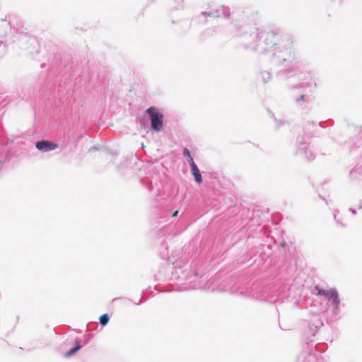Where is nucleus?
Wrapping results in <instances>:
<instances>
[{"label":"nucleus","mask_w":362,"mask_h":362,"mask_svg":"<svg viewBox=\"0 0 362 362\" xmlns=\"http://www.w3.org/2000/svg\"><path fill=\"white\" fill-rule=\"evenodd\" d=\"M304 85L303 83H299L296 85H293V86H288L289 88L291 89H296V88H304Z\"/></svg>","instance_id":"nucleus-34"},{"label":"nucleus","mask_w":362,"mask_h":362,"mask_svg":"<svg viewBox=\"0 0 362 362\" xmlns=\"http://www.w3.org/2000/svg\"><path fill=\"white\" fill-rule=\"evenodd\" d=\"M349 210L353 215L356 214V210L355 209L350 207Z\"/></svg>","instance_id":"nucleus-36"},{"label":"nucleus","mask_w":362,"mask_h":362,"mask_svg":"<svg viewBox=\"0 0 362 362\" xmlns=\"http://www.w3.org/2000/svg\"><path fill=\"white\" fill-rule=\"evenodd\" d=\"M110 315L107 313H105V314L101 315L99 317V323L103 327L108 324V322H110Z\"/></svg>","instance_id":"nucleus-23"},{"label":"nucleus","mask_w":362,"mask_h":362,"mask_svg":"<svg viewBox=\"0 0 362 362\" xmlns=\"http://www.w3.org/2000/svg\"><path fill=\"white\" fill-rule=\"evenodd\" d=\"M308 96L304 94H301L300 95L294 98V102L298 107L303 109L305 103L308 101Z\"/></svg>","instance_id":"nucleus-20"},{"label":"nucleus","mask_w":362,"mask_h":362,"mask_svg":"<svg viewBox=\"0 0 362 362\" xmlns=\"http://www.w3.org/2000/svg\"><path fill=\"white\" fill-rule=\"evenodd\" d=\"M83 345L81 344V341L76 339L74 341V346L71 348L69 351L64 353V356L65 358H70L72 356L75 355L81 349H82Z\"/></svg>","instance_id":"nucleus-18"},{"label":"nucleus","mask_w":362,"mask_h":362,"mask_svg":"<svg viewBox=\"0 0 362 362\" xmlns=\"http://www.w3.org/2000/svg\"><path fill=\"white\" fill-rule=\"evenodd\" d=\"M93 334H89L88 335H84L83 341L81 342V344L83 345V346H84L86 344H88L90 342V339L93 338Z\"/></svg>","instance_id":"nucleus-29"},{"label":"nucleus","mask_w":362,"mask_h":362,"mask_svg":"<svg viewBox=\"0 0 362 362\" xmlns=\"http://www.w3.org/2000/svg\"><path fill=\"white\" fill-rule=\"evenodd\" d=\"M221 292H230L233 294L250 296L258 300L269 303H281L284 298L288 297L290 289L288 284H284L281 292L276 288L272 289L268 285L259 283L250 285V281L245 275L230 276L222 281L218 286Z\"/></svg>","instance_id":"nucleus-2"},{"label":"nucleus","mask_w":362,"mask_h":362,"mask_svg":"<svg viewBox=\"0 0 362 362\" xmlns=\"http://www.w3.org/2000/svg\"><path fill=\"white\" fill-rule=\"evenodd\" d=\"M231 24L236 31V36L240 38V45L245 49L264 53L268 50V45L274 35V28L259 29L254 25L240 24L235 14L233 13Z\"/></svg>","instance_id":"nucleus-4"},{"label":"nucleus","mask_w":362,"mask_h":362,"mask_svg":"<svg viewBox=\"0 0 362 362\" xmlns=\"http://www.w3.org/2000/svg\"><path fill=\"white\" fill-rule=\"evenodd\" d=\"M313 340H309L306 342L307 348L304 349L297 357V362H317L318 358L316 354V351L320 350L317 344L313 348Z\"/></svg>","instance_id":"nucleus-11"},{"label":"nucleus","mask_w":362,"mask_h":362,"mask_svg":"<svg viewBox=\"0 0 362 362\" xmlns=\"http://www.w3.org/2000/svg\"><path fill=\"white\" fill-rule=\"evenodd\" d=\"M189 267L188 262H185L182 259L176 260L173 266L163 264L160 267L158 273L154 275L155 281L169 280L177 286H182V288L184 289L186 280H188L190 276Z\"/></svg>","instance_id":"nucleus-6"},{"label":"nucleus","mask_w":362,"mask_h":362,"mask_svg":"<svg viewBox=\"0 0 362 362\" xmlns=\"http://www.w3.org/2000/svg\"><path fill=\"white\" fill-rule=\"evenodd\" d=\"M271 228L267 225H258L255 229V235L249 236L247 239V245L250 249L238 260V264H243L250 262L258 267L264 264L266 260L272 255V243L274 239L270 235Z\"/></svg>","instance_id":"nucleus-3"},{"label":"nucleus","mask_w":362,"mask_h":362,"mask_svg":"<svg viewBox=\"0 0 362 362\" xmlns=\"http://www.w3.org/2000/svg\"><path fill=\"white\" fill-rule=\"evenodd\" d=\"M179 214L178 209H174L173 205L168 204L160 209L159 214L158 221L159 223L168 221L170 218L176 217Z\"/></svg>","instance_id":"nucleus-13"},{"label":"nucleus","mask_w":362,"mask_h":362,"mask_svg":"<svg viewBox=\"0 0 362 362\" xmlns=\"http://www.w3.org/2000/svg\"><path fill=\"white\" fill-rule=\"evenodd\" d=\"M4 43L2 40H0V46Z\"/></svg>","instance_id":"nucleus-42"},{"label":"nucleus","mask_w":362,"mask_h":362,"mask_svg":"<svg viewBox=\"0 0 362 362\" xmlns=\"http://www.w3.org/2000/svg\"><path fill=\"white\" fill-rule=\"evenodd\" d=\"M207 21H208L207 19H206L204 16L202 15V12L199 15L192 18V19L191 21L192 23H194L195 24H197V25H205L207 23Z\"/></svg>","instance_id":"nucleus-21"},{"label":"nucleus","mask_w":362,"mask_h":362,"mask_svg":"<svg viewBox=\"0 0 362 362\" xmlns=\"http://www.w3.org/2000/svg\"><path fill=\"white\" fill-rule=\"evenodd\" d=\"M122 299H125V300H127L129 302H132V300L130 298H121V297H119V298H113V301H115V300H122Z\"/></svg>","instance_id":"nucleus-35"},{"label":"nucleus","mask_w":362,"mask_h":362,"mask_svg":"<svg viewBox=\"0 0 362 362\" xmlns=\"http://www.w3.org/2000/svg\"><path fill=\"white\" fill-rule=\"evenodd\" d=\"M182 155L187 158V161L188 162L189 165L193 164V163H195L194 160V158L191 154V152L189 149L187 147H185L182 149Z\"/></svg>","instance_id":"nucleus-22"},{"label":"nucleus","mask_w":362,"mask_h":362,"mask_svg":"<svg viewBox=\"0 0 362 362\" xmlns=\"http://www.w3.org/2000/svg\"><path fill=\"white\" fill-rule=\"evenodd\" d=\"M317 124L315 122L311 120L308 121L303 127L304 134L303 135H298L296 141V151L295 155L299 156L308 161L314 160L315 156L314 153L310 149L309 147V139L313 136L315 131H311V127H316Z\"/></svg>","instance_id":"nucleus-7"},{"label":"nucleus","mask_w":362,"mask_h":362,"mask_svg":"<svg viewBox=\"0 0 362 362\" xmlns=\"http://www.w3.org/2000/svg\"><path fill=\"white\" fill-rule=\"evenodd\" d=\"M286 245V243L285 241L282 242L281 244H280V246L282 247H284Z\"/></svg>","instance_id":"nucleus-38"},{"label":"nucleus","mask_w":362,"mask_h":362,"mask_svg":"<svg viewBox=\"0 0 362 362\" xmlns=\"http://www.w3.org/2000/svg\"><path fill=\"white\" fill-rule=\"evenodd\" d=\"M216 33V28H206L200 35V40L204 41L208 37H211L214 35Z\"/></svg>","instance_id":"nucleus-19"},{"label":"nucleus","mask_w":362,"mask_h":362,"mask_svg":"<svg viewBox=\"0 0 362 362\" xmlns=\"http://www.w3.org/2000/svg\"><path fill=\"white\" fill-rule=\"evenodd\" d=\"M98 328L97 322H89L87 325V329L90 331H95Z\"/></svg>","instance_id":"nucleus-31"},{"label":"nucleus","mask_w":362,"mask_h":362,"mask_svg":"<svg viewBox=\"0 0 362 362\" xmlns=\"http://www.w3.org/2000/svg\"><path fill=\"white\" fill-rule=\"evenodd\" d=\"M279 327H280V329H286L285 328H283V327L281 326V325H280V324H279Z\"/></svg>","instance_id":"nucleus-41"},{"label":"nucleus","mask_w":362,"mask_h":362,"mask_svg":"<svg viewBox=\"0 0 362 362\" xmlns=\"http://www.w3.org/2000/svg\"><path fill=\"white\" fill-rule=\"evenodd\" d=\"M274 35L268 45V53L272 63L284 68L276 72V76L279 81H286L293 77H298L299 81L304 78L300 75L301 63L293 47V37L283 32L280 28H274Z\"/></svg>","instance_id":"nucleus-1"},{"label":"nucleus","mask_w":362,"mask_h":362,"mask_svg":"<svg viewBox=\"0 0 362 362\" xmlns=\"http://www.w3.org/2000/svg\"><path fill=\"white\" fill-rule=\"evenodd\" d=\"M212 13H213L214 18H219L220 16H222L226 19H229L230 17V15L233 16V13L230 12V9L229 7L224 6V5L220 6L218 8L213 10ZM234 14L235 15V13H234ZM233 18V16L231 17V18ZM235 18H236L235 16Z\"/></svg>","instance_id":"nucleus-15"},{"label":"nucleus","mask_w":362,"mask_h":362,"mask_svg":"<svg viewBox=\"0 0 362 362\" xmlns=\"http://www.w3.org/2000/svg\"><path fill=\"white\" fill-rule=\"evenodd\" d=\"M140 182L149 192L155 194L156 197H160L162 199L168 197L169 187L161 180L159 173L150 172L146 177L141 178Z\"/></svg>","instance_id":"nucleus-8"},{"label":"nucleus","mask_w":362,"mask_h":362,"mask_svg":"<svg viewBox=\"0 0 362 362\" xmlns=\"http://www.w3.org/2000/svg\"><path fill=\"white\" fill-rule=\"evenodd\" d=\"M190 271V276L188 280H186V285H185V290H194L201 289L205 291H218V286L222 283L220 281L217 276H213L208 280L204 279V271L199 260H194L189 264Z\"/></svg>","instance_id":"nucleus-5"},{"label":"nucleus","mask_w":362,"mask_h":362,"mask_svg":"<svg viewBox=\"0 0 362 362\" xmlns=\"http://www.w3.org/2000/svg\"><path fill=\"white\" fill-rule=\"evenodd\" d=\"M191 174L194 177V180L195 182L197 184H201L203 182V178L202 176V173L196 164V163H193V164L189 165Z\"/></svg>","instance_id":"nucleus-16"},{"label":"nucleus","mask_w":362,"mask_h":362,"mask_svg":"<svg viewBox=\"0 0 362 362\" xmlns=\"http://www.w3.org/2000/svg\"><path fill=\"white\" fill-rule=\"evenodd\" d=\"M144 114L150 120V129L153 132L158 133L164 129V115L159 108L156 106H150L146 109Z\"/></svg>","instance_id":"nucleus-9"},{"label":"nucleus","mask_w":362,"mask_h":362,"mask_svg":"<svg viewBox=\"0 0 362 362\" xmlns=\"http://www.w3.org/2000/svg\"><path fill=\"white\" fill-rule=\"evenodd\" d=\"M260 76H261L262 82L264 83H266L270 80L272 74L267 71H262L260 72Z\"/></svg>","instance_id":"nucleus-24"},{"label":"nucleus","mask_w":362,"mask_h":362,"mask_svg":"<svg viewBox=\"0 0 362 362\" xmlns=\"http://www.w3.org/2000/svg\"><path fill=\"white\" fill-rule=\"evenodd\" d=\"M172 23L175 25L172 30L178 36L186 35L192 28V22L187 19L172 21Z\"/></svg>","instance_id":"nucleus-12"},{"label":"nucleus","mask_w":362,"mask_h":362,"mask_svg":"<svg viewBox=\"0 0 362 362\" xmlns=\"http://www.w3.org/2000/svg\"><path fill=\"white\" fill-rule=\"evenodd\" d=\"M28 43H30V45H34L35 46V53H39L40 52V47H39V45L36 40L35 38H30L28 41Z\"/></svg>","instance_id":"nucleus-28"},{"label":"nucleus","mask_w":362,"mask_h":362,"mask_svg":"<svg viewBox=\"0 0 362 362\" xmlns=\"http://www.w3.org/2000/svg\"><path fill=\"white\" fill-rule=\"evenodd\" d=\"M146 290H144V291H142V294H141V298L139 299V302H137V303H134V304L135 305H141V304H142V303L146 300V299L144 298V296L146 295Z\"/></svg>","instance_id":"nucleus-32"},{"label":"nucleus","mask_w":362,"mask_h":362,"mask_svg":"<svg viewBox=\"0 0 362 362\" xmlns=\"http://www.w3.org/2000/svg\"><path fill=\"white\" fill-rule=\"evenodd\" d=\"M322 326V321L317 316L315 317L313 320V322L308 324L309 333H310L312 336H315V332H317L318 329Z\"/></svg>","instance_id":"nucleus-17"},{"label":"nucleus","mask_w":362,"mask_h":362,"mask_svg":"<svg viewBox=\"0 0 362 362\" xmlns=\"http://www.w3.org/2000/svg\"><path fill=\"white\" fill-rule=\"evenodd\" d=\"M317 294L320 296L327 297L329 302L331 303L332 306V315L335 318H339L340 313V298L339 295L336 288L329 289H320L317 291Z\"/></svg>","instance_id":"nucleus-10"},{"label":"nucleus","mask_w":362,"mask_h":362,"mask_svg":"<svg viewBox=\"0 0 362 362\" xmlns=\"http://www.w3.org/2000/svg\"><path fill=\"white\" fill-rule=\"evenodd\" d=\"M151 2L154 1L155 0H150ZM169 5L172 6L173 8H176L178 6L181 4L182 2V0H167Z\"/></svg>","instance_id":"nucleus-26"},{"label":"nucleus","mask_w":362,"mask_h":362,"mask_svg":"<svg viewBox=\"0 0 362 362\" xmlns=\"http://www.w3.org/2000/svg\"><path fill=\"white\" fill-rule=\"evenodd\" d=\"M202 15L204 16V17L206 18V19H207L208 17H210V18H213V13H212V11H202Z\"/></svg>","instance_id":"nucleus-33"},{"label":"nucleus","mask_w":362,"mask_h":362,"mask_svg":"<svg viewBox=\"0 0 362 362\" xmlns=\"http://www.w3.org/2000/svg\"><path fill=\"white\" fill-rule=\"evenodd\" d=\"M308 74L310 78H313V74L311 72H308Z\"/></svg>","instance_id":"nucleus-40"},{"label":"nucleus","mask_w":362,"mask_h":362,"mask_svg":"<svg viewBox=\"0 0 362 362\" xmlns=\"http://www.w3.org/2000/svg\"><path fill=\"white\" fill-rule=\"evenodd\" d=\"M322 199H323L324 201H325V202H326V204H328V203H327V202L326 199L322 198Z\"/></svg>","instance_id":"nucleus-43"},{"label":"nucleus","mask_w":362,"mask_h":362,"mask_svg":"<svg viewBox=\"0 0 362 362\" xmlns=\"http://www.w3.org/2000/svg\"><path fill=\"white\" fill-rule=\"evenodd\" d=\"M46 66V64L45 63H42L41 65H40V67L42 69L45 68Z\"/></svg>","instance_id":"nucleus-39"},{"label":"nucleus","mask_w":362,"mask_h":362,"mask_svg":"<svg viewBox=\"0 0 362 362\" xmlns=\"http://www.w3.org/2000/svg\"><path fill=\"white\" fill-rule=\"evenodd\" d=\"M333 124H334V121L332 119H329L326 121H322V122H319L318 125L321 128H326L327 125L331 127L333 125Z\"/></svg>","instance_id":"nucleus-27"},{"label":"nucleus","mask_w":362,"mask_h":362,"mask_svg":"<svg viewBox=\"0 0 362 362\" xmlns=\"http://www.w3.org/2000/svg\"><path fill=\"white\" fill-rule=\"evenodd\" d=\"M314 86L316 87L317 86V84L315 82H314Z\"/></svg>","instance_id":"nucleus-44"},{"label":"nucleus","mask_w":362,"mask_h":362,"mask_svg":"<svg viewBox=\"0 0 362 362\" xmlns=\"http://www.w3.org/2000/svg\"><path fill=\"white\" fill-rule=\"evenodd\" d=\"M274 122H275V127L276 129L279 128L281 126H284V124H286L287 123V122L284 119H277L276 118L274 119Z\"/></svg>","instance_id":"nucleus-30"},{"label":"nucleus","mask_w":362,"mask_h":362,"mask_svg":"<svg viewBox=\"0 0 362 362\" xmlns=\"http://www.w3.org/2000/svg\"><path fill=\"white\" fill-rule=\"evenodd\" d=\"M334 221L337 224V226H339V227H341V228H345L346 227V224L344 223L343 221H342V219L339 218L338 217V215L335 213H334Z\"/></svg>","instance_id":"nucleus-25"},{"label":"nucleus","mask_w":362,"mask_h":362,"mask_svg":"<svg viewBox=\"0 0 362 362\" xmlns=\"http://www.w3.org/2000/svg\"><path fill=\"white\" fill-rule=\"evenodd\" d=\"M35 146L37 150L43 153L51 151L59 147L57 142L47 139H40L35 141Z\"/></svg>","instance_id":"nucleus-14"},{"label":"nucleus","mask_w":362,"mask_h":362,"mask_svg":"<svg viewBox=\"0 0 362 362\" xmlns=\"http://www.w3.org/2000/svg\"><path fill=\"white\" fill-rule=\"evenodd\" d=\"M362 208V200H360L359 201V203L358 204V209H361Z\"/></svg>","instance_id":"nucleus-37"}]
</instances>
